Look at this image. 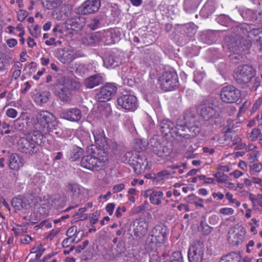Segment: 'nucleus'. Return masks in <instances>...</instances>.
Listing matches in <instances>:
<instances>
[{
  "instance_id": "7",
  "label": "nucleus",
  "mask_w": 262,
  "mask_h": 262,
  "mask_svg": "<svg viewBox=\"0 0 262 262\" xmlns=\"http://www.w3.org/2000/svg\"><path fill=\"white\" fill-rule=\"evenodd\" d=\"M159 81L161 89L164 91H172L178 86V75L174 72L166 71L159 77Z\"/></svg>"
},
{
  "instance_id": "38",
  "label": "nucleus",
  "mask_w": 262,
  "mask_h": 262,
  "mask_svg": "<svg viewBox=\"0 0 262 262\" xmlns=\"http://www.w3.org/2000/svg\"><path fill=\"white\" fill-rule=\"evenodd\" d=\"M240 256L235 252H232L220 258V262H240Z\"/></svg>"
},
{
  "instance_id": "27",
  "label": "nucleus",
  "mask_w": 262,
  "mask_h": 262,
  "mask_svg": "<svg viewBox=\"0 0 262 262\" xmlns=\"http://www.w3.org/2000/svg\"><path fill=\"white\" fill-rule=\"evenodd\" d=\"M103 82V78L100 74L94 75L88 78L85 81V85L87 88L92 89Z\"/></svg>"
},
{
  "instance_id": "21",
  "label": "nucleus",
  "mask_w": 262,
  "mask_h": 262,
  "mask_svg": "<svg viewBox=\"0 0 262 262\" xmlns=\"http://www.w3.org/2000/svg\"><path fill=\"white\" fill-rule=\"evenodd\" d=\"M246 231L243 228L232 227L228 232V239L231 241L234 244L237 245L242 242Z\"/></svg>"
},
{
  "instance_id": "30",
  "label": "nucleus",
  "mask_w": 262,
  "mask_h": 262,
  "mask_svg": "<svg viewBox=\"0 0 262 262\" xmlns=\"http://www.w3.org/2000/svg\"><path fill=\"white\" fill-rule=\"evenodd\" d=\"M238 42V35H237L236 37H232L229 38L226 43L228 49L231 52H233L234 53L233 55H235L234 58H237L238 59H240V57H242V56L239 54Z\"/></svg>"
},
{
  "instance_id": "63",
  "label": "nucleus",
  "mask_w": 262,
  "mask_h": 262,
  "mask_svg": "<svg viewBox=\"0 0 262 262\" xmlns=\"http://www.w3.org/2000/svg\"><path fill=\"white\" fill-rule=\"evenodd\" d=\"M60 231L59 228H56L55 229L52 230L47 236L48 238H50L52 240Z\"/></svg>"
},
{
  "instance_id": "2",
  "label": "nucleus",
  "mask_w": 262,
  "mask_h": 262,
  "mask_svg": "<svg viewBox=\"0 0 262 262\" xmlns=\"http://www.w3.org/2000/svg\"><path fill=\"white\" fill-rule=\"evenodd\" d=\"M89 155L82 157L81 161V166L93 171L102 169L108 160L107 154L103 150L96 146H92L89 149Z\"/></svg>"
},
{
  "instance_id": "14",
  "label": "nucleus",
  "mask_w": 262,
  "mask_h": 262,
  "mask_svg": "<svg viewBox=\"0 0 262 262\" xmlns=\"http://www.w3.org/2000/svg\"><path fill=\"white\" fill-rule=\"evenodd\" d=\"M148 144L152 151L159 157L164 158L171 152V148L162 145L157 140V137L150 138Z\"/></svg>"
},
{
  "instance_id": "34",
  "label": "nucleus",
  "mask_w": 262,
  "mask_h": 262,
  "mask_svg": "<svg viewBox=\"0 0 262 262\" xmlns=\"http://www.w3.org/2000/svg\"><path fill=\"white\" fill-rule=\"evenodd\" d=\"M83 154V150L77 145H74L71 150L69 158L71 161H75L80 158Z\"/></svg>"
},
{
  "instance_id": "47",
  "label": "nucleus",
  "mask_w": 262,
  "mask_h": 262,
  "mask_svg": "<svg viewBox=\"0 0 262 262\" xmlns=\"http://www.w3.org/2000/svg\"><path fill=\"white\" fill-rule=\"evenodd\" d=\"M213 176L216 178V181L220 183L225 182L228 178L227 175L221 172H217L213 174Z\"/></svg>"
},
{
  "instance_id": "53",
  "label": "nucleus",
  "mask_w": 262,
  "mask_h": 262,
  "mask_svg": "<svg viewBox=\"0 0 262 262\" xmlns=\"http://www.w3.org/2000/svg\"><path fill=\"white\" fill-rule=\"evenodd\" d=\"M204 78L203 73L200 72H195L194 74V81L198 84H200Z\"/></svg>"
},
{
  "instance_id": "52",
  "label": "nucleus",
  "mask_w": 262,
  "mask_h": 262,
  "mask_svg": "<svg viewBox=\"0 0 262 262\" xmlns=\"http://www.w3.org/2000/svg\"><path fill=\"white\" fill-rule=\"evenodd\" d=\"M77 232V227L75 226H73L70 227L67 231V235L68 237H72L74 236Z\"/></svg>"
},
{
  "instance_id": "54",
  "label": "nucleus",
  "mask_w": 262,
  "mask_h": 262,
  "mask_svg": "<svg viewBox=\"0 0 262 262\" xmlns=\"http://www.w3.org/2000/svg\"><path fill=\"white\" fill-rule=\"evenodd\" d=\"M28 13L26 11L20 10L17 13V19L20 21H23L27 17Z\"/></svg>"
},
{
  "instance_id": "18",
  "label": "nucleus",
  "mask_w": 262,
  "mask_h": 262,
  "mask_svg": "<svg viewBox=\"0 0 262 262\" xmlns=\"http://www.w3.org/2000/svg\"><path fill=\"white\" fill-rule=\"evenodd\" d=\"M103 65L106 68H115L121 63L122 59L114 52H106L103 58Z\"/></svg>"
},
{
  "instance_id": "8",
  "label": "nucleus",
  "mask_w": 262,
  "mask_h": 262,
  "mask_svg": "<svg viewBox=\"0 0 262 262\" xmlns=\"http://www.w3.org/2000/svg\"><path fill=\"white\" fill-rule=\"evenodd\" d=\"M241 91L233 85L224 86L220 92L222 101L226 103L236 102L241 97Z\"/></svg>"
},
{
  "instance_id": "29",
  "label": "nucleus",
  "mask_w": 262,
  "mask_h": 262,
  "mask_svg": "<svg viewBox=\"0 0 262 262\" xmlns=\"http://www.w3.org/2000/svg\"><path fill=\"white\" fill-rule=\"evenodd\" d=\"M163 244L162 243H159L155 237L151 236V234L149 233L146 240L145 247L147 251H152L156 250L158 247H161Z\"/></svg>"
},
{
  "instance_id": "16",
  "label": "nucleus",
  "mask_w": 262,
  "mask_h": 262,
  "mask_svg": "<svg viewBox=\"0 0 262 262\" xmlns=\"http://www.w3.org/2000/svg\"><path fill=\"white\" fill-rule=\"evenodd\" d=\"M168 232L166 226L164 224H159L155 226L149 233L151 234V236L155 237L159 243L164 244L167 239Z\"/></svg>"
},
{
  "instance_id": "56",
  "label": "nucleus",
  "mask_w": 262,
  "mask_h": 262,
  "mask_svg": "<svg viewBox=\"0 0 262 262\" xmlns=\"http://www.w3.org/2000/svg\"><path fill=\"white\" fill-rule=\"evenodd\" d=\"M40 26L36 25L32 30L30 29V32L33 37L37 38L40 35V33L38 32Z\"/></svg>"
},
{
  "instance_id": "12",
  "label": "nucleus",
  "mask_w": 262,
  "mask_h": 262,
  "mask_svg": "<svg viewBox=\"0 0 262 262\" xmlns=\"http://www.w3.org/2000/svg\"><path fill=\"white\" fill-rule=\"evenodd\" d=\"M117 102L123 108L132 112L135 111L138 106L137 98L129 94L120 96L118 98Z\"/></svg>"
},
{
  "instance_id": "22",
  "label": "nucleus",
  "mask_w": 262,
  "mask_h": 262,
  "mask_svg": "<svg viewBox=\"0 0 262 262\" xmlns=\"http://www.w3.org/2000/svg\"><path fill=\"white\" fill-rule=\"evenodd\" d=\"M134 226H135V228L134 229V235L141 237L146 233L148 224L145 219H140L134 222Z\"/></svg>"
},
{
  "instance_id": "11",
  "label": "nucleus",
  "mask_w": 262,
  "mask_h": 262,
  "mask_svg": "<svg viewBox=\"0 0 262 262\" xmlns=\"http://www.w3.org/2000/svg\"><path fill=\"white\" fill-rule=\"evenodd\" d=\"M235 29L238 34L245 35L250 40L254 37L262 38V28H252L251 26L247 24H241L235 27Z\"/></svg>"
},
{
  "instance_id": "51",
  "label": "nucleus",
  "mask_w": 262,
  "mask_h": 262,
  "mask_svg": "<svg viewBox=\"0 0 262 262\" xmlns=\"http://www.w3.org/2000/svg\"><path fill=\"white\" fill-rule=\"evenodd\" d=\"M178 260L183 261L182 254L179 251L174 252L171 256L169 262H176L178 261Z\"/></svg>"
},
{
  "instance_id": "41",
  "label": "nucleus",
  "mask_w": 262,
  "mask_h": 262,
  "mask_svg": "<svg viewBox=\"0 0 262 262\" xmlns=\"http://www.w3.org/2000/svg\"><path fill=\"white\" fill-rule=\"evenodd\" d=\"M176 173V171L175 170L170 171L168 170H163L157 173L155 179L157 181H160L167 178L169 175Z\"/></svg>"
},
{
  "instance_id": "15",
  "label": "nucleus",
  "mask_w": 262,
  "mask_h": 262,
  "mask_svg": "<svg viewBox=\"0 0 262 262\" xmlns=\"http://www.w3.org/2000/svg\"><path fill=\"white\" fill-rule=\"evenodd\" d=\"M100 0H86L78 9L79 13L87 15L97 12L100 8Z\"/></svg>"
},
{
  "instance_id": "23",
  "label": "nucleus",
  "mask_w": 262,
  "mask_h": 262,
  "mask_svg": "<svg viewBox=\"0 0 262 262\" xmlns=\"http://www.w3.org/2000/svg\"><path fill=\"white\" fill-rule=\"evenodd\" d=\"M134 164L135 165H133L132 166L137 174H141L144 172L148 165L146 158L144 156H143L140 155L136 160Z\"/></svg>"
},
{
  "instance_id": "5",
  "label": "nucleus",
  "mask_w": 262,
  "mask_h": 262,
  "mask_svg": "<svg viewBox=\"0 0 262 262\" xmlns=\"http://www.w3.org/2000/svg\"><path fill=\"white\" fill-rule=\"evenodd\" d=\"M198 111L204 120L209 121L211 125H216L221 123L222 119L216 111L214 104L205 102L200 105Z\"/></svg>"
},
{
  "instance_id": "40",
  "label": "nucleus",
  "mask_w": 262,
  "mask_h": 262,
  "mask_svg": "<svg viewBox=\"0 0 262 262\" xmlns=\"http://www.w3.org/2000/svg\"><path fill=\"white\" fill-rule=\"evenodd\" d=\"M215 9L214 6L212 5L211 2L206 3L204 5L203 7L201 9V13L207 17L210 15L213 12H214Z\"/></svg>"
},
{
  "instance_id": "42",
  "label": "nucleus",
  "mask_w": 262,
  "mask_h": 262,
  "mask_svg": "<svg viewBox=\"0 0 262 262\" xmlns=\"http://www.w3.org/2000/svg\"><path fill=\"white\" fill-rule=\"evenodd\" d=\"M247 86L251 91H255L257 90L260 84V80L259 77H254L251 78V80L247 83Z\"/></svg>"
},
{
  "instance_id": "26",
  "label": "nucleus",
  "mask_w": 262,
  "mask_h": 262,
  "mask_svg": "<svg viewBox=\"0 0 262 262\" xmlns=\"http://www.w3.org/2000/svg\"><path fill=\"white\" fill-rule=\"evenodd\" d=\"M92 134L95 143L100 147H104L107 142L103 130L100 128H96L93 130Z\"/></svg>"
},
{
  "instance_id": "50",
  "label": "nucleus",
  "mask_w": 262,
  "mask_h": 262,
  "mask_svg": "<svg viewBox=\"0 0 262 262\" xmlns=\"http://www.w3.org/2000/svg\"><path fill=\"white\" fill-rule=\"evenodd\" d=\"M250 167L252 171L258 172L262 169V165L260 163H254L250 162Z\"/></svg>"
},
{
  "instance_id": "28",
  "label": "nucleus",
  "mask_w": 262,
  "mask_h": 262,
  "mask_svg": "<svg viewBox=\"0 0 262 262\" xmlns=\"http://www.w3.org/2000/svg\"><path fill=\"white\" fill-rule=\"evenodd\" d=\"M24 165L23 160L17 154H12L10 156L9 166L13 170H17Z\"/></svg>"
},
{
  "instance_id": "46",
  "label": "nucleus",
  "mask_w": 262,
  "mask_h": 262,
  "mask_svg": "<svg viewBox=\"0 0 262 262\" xmlns=\"http://www.w3.org/2000/svg\"><path fill=\"white\" fill-rule=\"evenodd\" d=\"M260 135V129L257 128H254L252 130L249 136L248 137V139L252 141H255L257 140Z\"/></svg>"
},
{
  "instance_id": "17",
  "label": "nucleus",
  "mask_w": 262,
  "mask_h": 262,
  "mask_svg": "<svg viewBox=\"0 0 262 262\" xmlns=\"http://www.w3.org/2000/svg\"><path fill=\"white\" fill-rule=\"evenodd\" d=\"M11 204L15 211L28 210L31 207V202L29 199L23 195H17L11 201Z\"/></svg>"
},
{
  "instance_id": "19",
  "label": "nucleus",
  "mask_w": 262,
  "mask_h": 262,
  "mask_svg": "<svg viewBox=\"0 0 262 262\" xmlns=\"http://www.w3.org/2000/svg\"><path fill=\"white\" fill-rule=\"evenodd\" d=\"M60 117L61 118L70 121L77 122L81 118L82 114L79 109L73 107L64 110L60 114Z\"/></svg>"
},
{
  "instance_id": "58",
  "label": "nucleus",
  "mask_w": 262,
  "mask_h": 262,
  "mask_svg": "<svg viewBox=\"0 0 262 262\" xmlns=\"http://www.w3.org/2000/svg\"><path fill=\"white\" fill-rule=\"evenodd\" d=\"M6 115L10 118H14L17 115V112L15 109L10 108L7 110Z\"/></svg>"
},
{
  "instance_id": "45",
  "label": "nucleus",
  "mask_w": 262,
  "mask_h": 262,
  "mask_svg": "<svg viewBox=\"0 0 262 262\" xmlns=\"http://www.w3.org/2000/svg\"><path fill=\"white\" fill-rule=\"evenodd\" d=\"M188 199L190 202L194 204V205L196 206H199L201 207H204V205L203 204H202L203 199L201 198H200L199 197L195 196L194 195L192 194L188 196Z\"/></svg>"
},
{
  "instance_id": "6",
  "label": "nucleus",
  "mask_w": 262,
  "mask_h": 262,
  "mask_svg": "<svg viewBox=\"0 0 262 262\" xmlns=\"http://www.w3.org/2000/svg\"><path fill=\"white\" fill-rule=\"evenodd\" d=\"M254 76V70L251 66L248 64L238 66L234 74L235 80L240 84L248 83Z\"/></svg>"
},
{
  "instance_id": "59",
  "label": "nucleus",
  "mask_w": 262,
  "mask_h": 262,
  "mask_svg": "<svg viewBox=\"0 0 262 262\" xmlns=\"http://www.w3.org/2000/svg\"><path fill=\"white\" fill-rule=\"evenodd\" d=\"M33 180L36 184L38 185L44 182V178L40 173L36 174L34 176Z\"/></svg>"
},
{
  "instance_id": "24",
  "label": "nucleus",
  "mask_w": 262,
  "mask_h": 262,
  "mask_svg": "<svg viewBox=\"0 0 262 262\" xmlns=\"http://www.w3.org/2000/svg\"><path fill=\"white\" fill-rule=\"evenodd\" d=\"M233 31L235 33L238 35V46L239 55L242 54V52L247 51L251 47V43L250 39H246L245 38V35L242 34L240 35L235 29V27L233 28Z\"/></svg>"
},
{
  "instance_id": "43",
  "label": "nucleus",
  "mask_w": 262,
  "mask_h": 262,
  "mask_svg": "<svg viewBox=\"0 0 262 262\" xmlns=\"http://www.w3.org/2000/svg\"><path fill=\"white\" fill-rule=\"evenodd\" d=\"M102 19V17L101 16H98L92 19H91L90 23L88 25L89 28L93 30H94L99 27L100 25V21Z\"/></svg>"
},
{
  "instance_id": "31",
  "label": "nucleus",
  "mask_w": 262,
  "mask_h": 262,
  "mask_svg": "<svg viewBox=\"0 0 262 262\" xmlns=\"http://www.w3.org/2000/svg\"><path fill=\"white\" fill-rule=\"evenodd\" d=\"M49 203L56 209L62 208L65 204L63 199L59 194H55L50 196Z\"/></svg>"
},
{
  "instance_id": "62",
  "label": "nucleus",
  "mask_w": 262,
  "mask_h": 262,
  "mask_svg": "<svg viewBox=\"0 0 262 262\" xmlns=\"http://www.w3.org/2000/svg\"><path fill=\"white\" fill-rule=\"evenodd\" d=\"M20 240L21 243L27 244L30 243L33 239L32 238L28 235H24L21 237Z\"/></svg>"
},
{
  "instance_id": "32",
  "label": "nucleus",
  "mask_w": 262,
  "mask_h": 262,
  "mask_svg": "<svg viewBox=\"0 0 262 262\" xmlns=\"http://www.w3.org/2000/svg\"><path fill=\"white\" fill-rule=\"evenodd\" d=\"M139 156V154L136 151H128L123 155L122 160L124 163L132 166L133 165H135L134 162Z\"/></svg>"
},
{
  "instance_id": "44",
  "label": "nucleus",
  "mask_w": 262,
  "mask_h": 262,
  "mask_svg": "<svg viewBox=\"0 0 262 262\" xmlns=\"http://www.w3.org/2000/svg\"><path fill=\"white\" fill-rule=\"evenodd\" d=\"M26 121L22 117H19L14 121V126L18 130H24L25 128Z\"/></svg>"
},
{
  "instance_id": "25",
  "label": "nucleus",
  "mask_w": 262,
  "mask_h": 262,
  "mask_svg": "<svg viewBox=\"0 0 262 262\" xmlns=\"http://www.w3.org/2000/svg\"><path fill=\"white\" fill-rule=\"evenodd\" d=\"M144 195L146 198L149 197L152 204L159 205L161 203L163 193L161 191H154L150 189L146 191Z\"/></svg>"
},
{
  "instance_id": "1",
  "label": "nucleus",
  "mask_w": 262,
  "mask_h": 262,
  "mask_svg": "<svg viewBox=\"0 0 262 262\" xmlns=\"http://www.w3.org/2000/svg\"><path fill=\"white\" fill-rule=\"evenodd\" d=\"M185 124L174 125L168 119L163 120L160 124L161 133L166 136L170 134L172 137L180 136L186 139L194 137L200 132V123L195 119V116L190 111H186L184 115Z\"/></svg>"
},
{
  "instance_id": "37",
  "label": "nucleus",
  "mask_w": 262,
  "mask_h": 262,
  "mask_svg": "<svg viewBox=\"0 0 262 262\" xmlns=\"http://www.w3.org/2000/svg\"><path fill=\"white\" fill-rule=\"evenodd\" d=\"M10 57L0 51V73L6 72L10 65L8 59Z\"/></svg>"
},
{
  "instance_id": "35",
  "label": "nucleus",
  "mask_w": 262,
  "mask_h": 262,
  "mask_svg": "<svg viewBox=\"0 0 262 262\" xmlns=\"http://www.w3.org/2000/svg\"><path fill=\"white\" fill-rule=\"evenodd\" d=\"M199 4V0H185L184 8L185 11L188 13H190L194 11L198 8Z\"/></svg>"
},
{
  "instance_id": "49",
  "label": "nucleus",
  "mask_w": 262,
  "mask_h": 262,
  "mask_svg": "<svg viewBox=\"0 0 262 262\" xmlns=\"http://www.w3.org/2000/svg\"><path fill=\"white\" fill-rule=\"evenodd\" d=\"M201 231L205 235L209 234L212 231V228L208 226L204 221H202L200 224Z\"/></svg>"
},
{
  "instance_id": "48",
  "label": "nucleus",
  "mask_w": 262,
  "mask_h": 262,
  "mask_svg": "<svg viewBox=\"0 0 262 262\" xmlns=\"http://www.w3.org/2000/svg\"><path fill=\"white\" fill-rule=\"evenodd\" d=\"M184 32L189 36L194 34L196 32V28L193 24H187L185 25Z\"/></svg>"
},
{
  "instance_id": "3",
  "label": "nucleus",
  "mask_w": 262,
  "mask_h": 262,
  "mask_svg": "<svg viewBox=\"0 0 262 262\" xmlns=\"http://www.w3.org/2000/svg\"><path fill=\"white\" fill-rule=\"evenodd\" d=\"M79 83L65 76L57 78L54 84V93L63 102L69 101L72 96V91L78 89Z\"/></svg>"
},
{
  "instance_id": "64",
  "label": "nucleus",
  "mask_w": 262,
  "mask_h": 262,
  "mask_svg": "<svg viewBox=\"0 0 262 262\" xmlns=\"http://www.w3.org/2000/svg\"><path fill=\"white\" fill-rule=\"evenodd\" d=\"M125 247L120 243L118 244L116 248L115 249V250L116 251V256H118L119 255H120L121 253L124 252L125 251Z\"/></svg>"
},
{
  "instance_id": "55",
  "label": "nucleus",
  "mask_w": 262,
  "mask_h": 262,
  "mask_svg": "<svg viewBox=\"0 0 262 262\" xmlns=\"http://www.w3.org/2000/svg\"><path fill=\"white\" fill-rule=\"evenodd\" d=\"M254 45L257 50L262 52V38H256L254 40Z\"/></svg>"
},
{
  "instance_id": "39",
  "label": "nucleus",
  "mask_w": 262,
  "mask_h": 262,
  "mask_svg": "<svg viewBox=\"0 0 262 262\" xmlns=\"http://www.w3.org/2000/svg\"><path fill=\"white\" fill-rule=\"evenodd\" d=\"M65 190L73 196L78 194L80 192L79 185L73 182L68 183L66 186Z\"/></svg>"
},
{
  "instance_id": "57",
  "label": "nucleus",
  "mask_w": 262,
  "mask_h": 262,
  "mask_svg": "<svg viewBox=\"0 0 262 262\" xmlns=\"http://www.w3.org/2000/svg\"><path fill=\"white\" fill-rule=\"evenodd\" d=\"M234 210L231 208H223L220 210V213L224 215H231L233 213Z\"/></svg>"
},
{
  "instance_id": "4",
  "label": "nucleus",
  "mask_w": 262,
  "mask_h": 262,
  "mask_svg": "<svg viewBox=\"0 0 262 262\" xmlns=\"http://www.w3.org/2000/svg\"><path fill=\"white\" fill-rule=\"evenodd\" d=\"M43 136L40 133L31 136V139L20 138L17 141V149L20 152L29 156H32L39 151V146L42 143Z\"/></svg>"
},
{
  "instance_id": "60",
  "label": "nucleus",
  "mask_w": 262,
  "mask_h": 262,
  "mask_svg": "<svg viewBox=\"0 0 262 262\" xmlns=\"http://www.w3.org/2000/svg\"><path fill=\"white\" fill-rule=\"evenodd\" d=\"M125 188V185L123 183H121L115 185L113 188V192L114 193L119 192L122 191Z\"/></svg>"
},
{
  "instance_id": "9",
  "label": "nucleus",
  "mask_w": 262,
  "mask_h": 262,
  "mask_svg": "<svg viewBox=\"0 0 262 262\" xmlns=\"http://www.w3.org/2000/svg\"><path fill=\"white\" fill-rule=\"evenodd\" d=\"M204 250V245L202 242H195L189 248L188 252L189 262H201L203 258Z\"/></svg>"
},
{
  "instance_id": "36",
  "label": "nucleus",
  "mask_w": 262,
  "mask_h": 262,
  "mask_svg": "<svg viewBox=\"0 0 262 262\" xmlns=\"http://www.w3.org/2000/svg\"><path fill=\"white\" fill-rule=\"evenodd\" d=\"M99 41V37L96 33L89 34L82 38V42L85 45H93Z\"/></svg>"
},
{
  "instance_id": "20",
  "label": "nucleus",
  "mask_w": 262,
  "mask_h": 262,
  "mask_svg": "<svg viewBox=\"0 0 262 262\" xmlns=\"http://www.w3.org/2000/svg\"><path fill=\"white\" fill-rule=\"evenodd\" d=\"M56 56L61 62L70 63L75 58L76 55L72 50L59 49L56 53Z\"/></svg>"
},
{
  "instance_id": "33",
  "label": "nucleus",
  "mask_w": 262,
  "mask_h": 262,
  "mask_svg": "<svg viewBox=\"0 0 262 262\" xmlns=\"http://www.w3.org/2000/svg\"><path fill=\"white\" fill-rule=\"evenodd\" d=\"M50 96V93L48 91H42L36 93L34 95L35 102L40 105L47 103Z\"/></svg>"
},
{
  "instance_id": "13",
  "label": "nucleus",
  "mask_w": 262,
  "mask_h": 262,
  "mask_svg": "<svg viewBox=\"0 0 262 262\" xmlns=\"http://www.w3.org/2000/svg\"><path fill=\"white\" fill-rule=\"evenodd\" d=\"M117 88L114 83H107L102 87L96 96V99L99 102H105L112 99L115 95Z\"/></svg>"
},
{
  "instance_id": "61",
  "label": "nucleus",
  "mask_w": 262,
  "mask_h": 262,
  "mask_svg": "<svg viewBox=\"0 0 262 262\" xmlns=\"http://www.w3.org/2000/svg\"><path fill=\"white\" fill-rule=\"evenodd\" d=\"M115 208V204L114 203H109L106 205L105 210L108 212V214L111 215L113 213Z\"/></svg>"
},
{
  "instance_id": "10",
  "label": "nucleus",
  "mask_w": 262,
  "mask_h": 262,
  "mask_svg": "<svg viewBox=\"0 0 262 262\" xmlns=\"http://www.w3.org/2000/svg\"><path fill=\"white\" fill-rule=\"evenodd\" d=\"M55 117L53 114L46 111H40L35 115L34 123L36 125L40 126V129H46L47 130L50 128V125L54 120Z\"/></svg>"
}]
</instances>
